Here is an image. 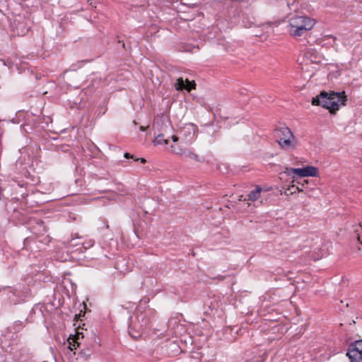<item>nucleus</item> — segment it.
<instances>
[{
  "instance_id": "nucleus-25",
  "label": "nucleus",
  "mask_w": 362,
  "mask_h": 362,
  "mask_svg": "<svg viewBox=\"0 0 362 362\" xmlns=\"http://www.w3.org/2000/svg\"><path fill=\"white\" fill-rule=\"evenodd\" d=\"M357 239H358V241L361 244H362V242H361V237H360L359 234H358Z\"/></svg>"
},
{
  "instance_id": "nucleus-12",
  "label": "nucleus",
  "mask_w": 362,
  "mask_h": 362,
  "mask_svg": "<svg viewBox=\"0 0 362 362\" xmlns=\"http://www.w3.org/2000/svg\"><path fill=\"white\" fill-rule=\"evenodd\" d=\"M262 190V187L257 186L255 189H253L248 194V200L256 201L257 199H258L259 197H260Z\"/></svg>"
},
{
  "instance_id": "nucleus-26",
  "label": "nucleus",
  "mask_w": 362,
  "mask_h": 362,
  "mask_svg": "<svg viewBox=\"0 0 362 362\" xmlns=\"http://www.w3.org/2000/svg\"><path fill=\"white\" fill-rule=\"evenodd\" d=\"M122 47H123V48H124V47H125V44H124V42L123 41H122Z\"/></svg>"
},
{
  "instance_id": "nucleus-24",
  "label": "nucleus",
  "mask_w": 362,
  "mask_h": 362,
  "mask_svg": "<svg viewBox=\"0 0 362 362\" xmlns=\"http://www.w3.org/2000/svg\"><path fill=\"white\" fill-rule=\"evenodd\" d=\"M158 125H159V124H158V122H154V123H153V128H154V129L157 128Z\"/></svg>"
},
{
  "instance_id": "nucleus-13",
  "label": "nucleus",
  "mask_w": 362,
  "mask_h": 362,
  "mask_svg": "<svg viewBox=\"0 0 362 362\" xmlns=\"http://www.w3.org/2000/svg\"><path fill=\"white\" fill-rule=\"evenodd\" d=\"M194 126L193 124H189L185 126L181 131V133L183 134L186 137L189 136L190 139L194 135Z\"/></svg>"
},
{
  "instance_id": "nucleus-11",
  "label": "nucleus",
  "mask_w": 362,
  "mask_h": 362,
  "mask_svg": "<svg viewBox=\"0 0 362 362\" xmlns=\"http://www.w3.org/2000/svg\"><path fill=\"white\" fill-rule=\"evenodd\" d=\"M93 351L91 348L86 347L84 349H82L78 352V358H80L81 359L87 360V359L90 358V357L93 355Z\"/></svg>"
},
{
  "instance_id": "nucleus-20",
  "label": "nucleus",
  "mask_w": 362,
  "mask_h": 362,
  "mask_svg": "<svg viewBox=\"0 0 362 362\" xmlns=\"http://www.w3.org/2000/svg\"><path fill=\"white\" fill-rule=\"evenodd\" d=\"M124 157L125 158H132V159H134V160H135V158H136L134 155H132L129 153H125L124 154Z\"/></svg>"
},
{
  "instance_id": "nucleus-15",
  "label": "nucleus",
  "mask_w": 362,
  "mask_h": 362,
  "mask_svg": "<svg viewBox=\"0 0 362 362\" xmlns=\"http://www.w3.org/2000/svg\"><path fill=\"white\" fill-rule=\"evenodd\" d=\"M107 106L105 102L100 103L97 109V114L98 116H102L103 115L105 112L107 111Z\"/></svg>"
},
{
  "instance_id": "nucleus-6",
  "label": "nucleus",
  "mask_w": 362,
  "mask_h": 362,
  "mask_svg": "<svg viewBox=\"0 0 362 362\" xmlns=\"http://www.w3.org/2000/svg\"><path fill=\"white\" fill-rule=\"evenodd\" d=\"M274 132L275 136L277 138V141L283 140L288 137H293V134L290 128L286 126L276 127Z\"/></svg>"
},
{
  "instance_id": "nucleus-4",
  "label": "nucleus",
  "mask_w": 362,
  "mask_h": 362,
  "mask_svg": "<svg viewBox=\"0 0 362 362\" xmlns=\"http://www.w3.org/2000/svg\"><path fill=\"white\" fill-rule=\"evenodd\" d=\"M362 339L356 340L349 345L347 356L351 362H361L362 359Z\"/></svg>"
},
{
  "instance_id": "nucleus-16",
  "label": "nucleus",
  "mask_w": 362,
  "mask_h": 362,
  "mask_svg": "<svg viewBox=\"0 0 362 362\" xmlns=\"http://www.w3.org/2000/svg\"><path fill=\"white\" fill-rule=\"evenodd\" d=\"M287 191H288L290 194H294L296 192V191L303 192V189L298 185H296V184L293 183L288 187Z\"/></svg>"
},
{
  "instance_id": "nucleus-8",
  "label": "nucleus",
  "mask_w": 362,
  "mask_h": 362,
  "mask_svg": "<svg viewBox=\"0 0 362 362\" xmlns=\"http://www.w3.org/2000/svg\"><path fill=\"white\" fill-rule=\"evenodd\" d=\"M182 156L185 158L194 160L197 162H204V158H200L197 154L194 153L189 148H186L185 150H183V151L182 153Z\"/></svg>"
},
{
  "instance_id": "nucleus-21",
  "label": "nucleus",
  "mask_w": 362,
  "mask_h": 362,
  "mask_svg": "<svg viewBox=\"0 0 362 362\" xmlns=\"http://www.w3.org/2000/svg\"><path fill=\"white\" fill-rule=\"evenodd\" d=\"M135 160L137 161V160H140V162L141 163H146V160L145 158H135Z\"/></svg>"
},
{
  "instance_id": "nucleus-19",
  "label": "nucleus",
  "mask_w": 362,
  "mask_h": 362,
  "mask_svg": "<svg viewBox=\"0 0 362 362\" xmlns=\"http://www.w3.org/2000/svg\"><path fill=\"white\" fill-rule=\"evenodd\" d=\"M308 181L307 180H304L303 182H297L296 185H298L300 187H301L303 189L305 185H308Z\"/></svg>"
},
{
  "instance_id": "nucleus-18",
  "label": "nucleus",
  "mask_w": 362,
  "mask_h": 362,
  "mask_svg": "<svg viewBox=\"0 0 362 362\" xmlns=\"http://www.w3.org/2000/svg\"><path fill=\"white\" fill-rule=\"evenodd\" d=\"M275 23L272 22V21H268L267 23H262V27L264 28V29H266V28H272L273 26V25H274Z\"/></svg>"
},
{
  "instance_id": "nucleus-9",
  "label": "nucleus",
  "mask_w": 362,
  "mask_h": 362,
  "mask_svg": "<svg viewBox=\"0 0 362 362\" xmlns=\"http://www.w3.org/2000/svg\"><path fill=\"white\" fill-rule=\"evenodd\" d=\"M305 57L312 63H319L320 61V57H319L317 52L313 49H308L305 53Z\"/></svg>"
},
{
  "instance_id": "nucleus-14",
  "label": "nucleus",
  "mask_w": 362,
  "mask_h": 362,
  "mask_svg": "<svg viewBox=\"0 0 362 362\" xmlns=\"http://www.w3.org/2000/svg\"><path fill=\"white\" fill-rule=\"evenodd\" d=\"M168 143L169 140L168 139L165 138V134L163 133L158 134L153 140L154 145H159L163 144L167 145Z\"/></svg>"
},
{
  "instance_id": "nucleus-10",
  "label": "nucleus",
  "mask_w": 362,
  "mask_h": 362,
  "mask_svg": "<svg viewBox=\"0 0 362 362\" xmlns=\"http://www.w3.org/2000/svg\"><path fill=\"white\" fill-rule=\"evenodd\" d=\"M79 335L80 333H77L76 335L73 336L72 337H69L68 339L69 342V348L72 351L74 349H76V347L79 346L80 342L79 340Z\"/></svg>"
},
{
  "instance_id": "nucleus-17",
  "label": "nucleus",
  "mask_w": 362,
  "mask_h": 362,
  "mask_svg": "<svg viewBox=\"0 0 362 362\" xmlns=\"http://www.w3.org/2000/svg\"><path fill=\"white\" fill-rule=\"evenodd\" d=\"M171 148L173 152H175L176 154L180 155L181 156H182V153L183 150L186 149V148H180L178 146H173V145L171 146Z\"/></svg>"
},
{
  "instance_id": "nucleus-1",
  "label": "nucleus",
  "mask_w": 362,
  "mask_h": 362,
  "mask_svg": "<svg viewBox=\"0 0 362 362\" xmlns=\"http://www.w3.org/2000/svg\"><path fill=\"white\" fill-rule=\"evenodd\" d=\"M346 100L345 92L327 93L325 90L321 91L319 95L313 98L312 105L321 106L329 110L333 114L339 110L341 105H344Z\"/></svg>"
},
{
  "instance_id": "nucleus-23",
  "label": "nucleus",
  "mask_w": 362,
  "mask_h": 362,
  "mask_svg": "<svg viewBox=\"0 0 362 362\" xmlns=\"http://www.w3.org/2000/svg\"><path fill=\"white\" fill-rule=\"evenodd\" d=\"M147 127H148L140 126V127H139V129H140V131H141V132H145V131L146 130V128H147Z\"/></svg>"
},
{
  "instance_id": "nucleus-22",
  "label": "nucleus",
  "mask_w": 362,
  "mask_h": 362,
  "mask_svg": "<svg viewBox=\"0 0 362 362\" xmlns=\"http://www.w3.org/2000/svg\"><path fill=\"white\" fill-rule=\"evenodd\" d=\"M171 139H172L173 142H177L178 141V139H179L178 136H177L175 135L172 136Z\"/></svg>"
},
{
  "instance_id": "nucleus-7",
  "label": "nucleus",
  "mask_w": 362,
  "mask_h": 362,
  "mask_svg": "<svg viewBox=\"0 0 362 362\" xmlns=\"http://www.w3.org/2000/svg\"><path fill=\"white\" fill-rule=\"evenodd\" d=\"M278 143L281 148L288 151L295 149L297 144L294 136L293 137H288L283 140H278Z\"/></svg>"
},
{
  "instance_id": "nucleus-2",
  "label": "nucleus",
  "mask_w": 362,
  "mask_h": 362,
  "mask_svg": "<svg viewBox=\"0 0 362 362\" xmlns=\"http://www.w3.org/2000/svg\"><path fill=\"white\" fill-rule=\"evenodd\" d=\"M315 24V21L308 16H293L289 19V34L294 37L305 35Z\"/></svg>"
},
{
  "instance_id": "nucleus-27",
  "label": "nucleus",
  "mask_w": 362,
  "mask_h": 362,
  "mask_svg": "<svg viewBox=\"0 0 362 362\" xmlns=\"http://www.w3.org/2000/svg\"><path fill=\"white\" fill-rule=\"evenodd\" d=\"M133 123H134V125H136V121H133Z\"/></svg>"
},
{
  "instance_id": "nucleus-3",
  "label": "nucleus",
  "mask_w": 362,
  "mask_h": 362,
  "mask_svg": "<svg viewBox=\"0 0 362 362\" xmlns=\"http://www.w3.org/2000/svg\"><path fill=\"white\" fill-rule=\"evenodd\" d=\"M286 173L288 175L295 174L299 177H317L318 175V168L311 165H308L302 168H286Z\"/></svg>"
},
{
  "instance_id": "nucleus-5",
  "label": "nucleus",
  "mask_w": 362,
  "mask_h": 362,
  "mask_svg": "<svg viewBox=\"0 0 362 362\" xmlns=\"http://www.w3.org/2000/svg\"><path fill=\"white\" fill-rule=\"evenodd\" d=\"M196 86V83L194 81H189L187 78L184 80L182 78H179L177 79L176 83H175V87L177 90H187L188 92L191 91L192 89H194Z\"/></svg>"
}]
</instances>
